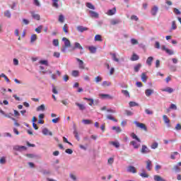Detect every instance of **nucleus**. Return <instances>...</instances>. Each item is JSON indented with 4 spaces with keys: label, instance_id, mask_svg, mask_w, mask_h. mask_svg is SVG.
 Instances as JSON below:
<instances>
[{
    "label": "nucleus",
    "instance_id": "nucleus-62",
    "mask_svg": "<svg viewBox=\"0 0 181 181\" xmlns=\"http://www.w3.org/2000/svg\"><path fill=\"white\" fill-rule=\"evenodd\" d=\"M69 177L74 181L77 180V177H76V175L74 174H70Z\"/></svg>",
    "mask_w": 181,
    "mask_h": 181
},
{
    "label": "nucleus",
    "instance_id": "nucleus-47",
    "mask_svg": "<svg viewBox=\"0 0 181 181\" xmlns=\"http://www.w3.org/2000/svg\"><path fill=\"white\" fill-rule=\"evenodd\" d=\"M42 29H43V26L40 25L37 28H35V32L37 33H42Z\"/></svg>",
    "mask_w": 181,
    "mask_h": 181
},
{
    "label": "nucleus",
    "instance_id": "nucleus-40",
    "mask_svg": "<svg viewBox=\"0 0 181 181\" xmlns=\"http://www.w3.org/2000/svg\"><path fill=\"white\" fill-rule=\"evenodd\" d=\"M4 16H6V18H8V19H10V18H11V16H12V14L11 13V11H4Z\"/></svg>",
    "mask_w": 181,
    "mask_h": 181
},
{
    "label": "nucleus",
    "instance_id": "nucleus-38",
    "mask_svg": "<svg viewBox=\"0 0 181 181\" xmlns=\"http://www.w3.org/2000/svg\"><path fill=\"white\" fill-rule=\"evenodd\" d=\"M82 122L84 125H90V124H93V121L90 119H83Z\"/></svg>",
    "mask_w": 181,
    "mask_h": 181
},
{
    "label": "nucleus",
    "instance_id": "nucleus-26",
    "mask_svg": "<svg viewBox=\"0 0 181 181\" xmlns=\"http://www.w3.org/2000/svg\"><path fill=\"white\" fill-rule=\"evenodd\" d=\"M110 145H112L113 146H115V148H119L120 144L119 142L118 141H110Z\"/></svg>",
    "mask_w": 181,
    "mask_h": 181
},
{
    "label": "nucleus",
    "instance_id": "nucleus-15",
    "mask_svg": "<svg viewBox=\"0 0 181 181\" xmlns=\"http://www.w3.org/2000/svg\"><path fill=\"white\" fill-rule=\"evenodd\" d=\"M117 12V8L115 7L112 9H110L107 11V12L106 13L107 15H108L109 16H112V15H115V13Z\"/></svg>",
    "mask_w": 181,
    "mask_h": 181
},
{
    "label": "nucleus",
    "instance_id": "nucleus-61",
    "mask_svg": "<svg viewBox=\"0 0 181 181\" xmlns=\"http://www.w3.org/2000/svg\"><path fill=\"white\" fill-rule=\"evenodd\" d=\"M52 93L53 94H59V91H57V89H56V86H54V85H52Z\"/></svg>",
    "mask_w": 181,
    "mask_h": 181
},
{
    "label": "nucleus",
    "instance_id": "nucleus-56",
    "mask_svg": "<svg viewBox=\"0 0 181 181\" xmlns=\"http://www.w3.org/2000/svg\"><path fill=\"white\" fill-rule=\"evenodd\" d=\"M52 45L53 46H55V47L59 46V40L57 39L53 40Z\"/></svg>",
    "mask_w": 181,
    "mask_h": 181
},
{
    "label": "nucleus",
    "instance_id": "nucleus-46",
    "mask_svg": "<svg viewBox=\"0 0 181 181\" xmlns=\"http://www.w3.org/2000/svg\"><path fill=\"white\" fill-rule=\"evenodd\" d=\"M129 107H138L139 105L136 102L131 101L129 103Z\"/></svg>",
    "mask_w": 181,
    "mask_h": 181
},
{
    "label": "nucleus",
    "instance_id": "nucleus-20",
    "mask_svg": "<svg viewBox=\"0 0 181 181\" xmlns=\"http://www.w3.org/2000/svg\"><path fill=\"white\" fill-rule=\"evenodd\" d=\"M153 62V57H148L146 59V64L148 66V67H151L152 66V62Z\"/></svg>",
    "mask_w": 181,
    "mask_h": 181
},
{
    "label": "nucleus",
    "instance_id": "nucleus-36",
    "mask_svg": "<svg viewBox=\"0 0 181 181\" xmlns=\"http://www.w3.org/2000/svg\"><path fill=\"white\" fill-rule=\"evenodd\" d=\"M102 86H103V87H110V86H111V82H110L108 81H104L102 83Z\"/></svg>",
    "mask_w": 181,
    "mask_h": 181
},
{
    "label": "nucleus",
    "instance_id": "nucleus-11",
    "mask_svg": "<svg viewBox=\"0 0 181 181\" xmlns=\"http://www.w3.org/2000/svg\"><path fill=\"white\" fill-rule=\"evenodd\" d=\"M163 119L165 122V124H166L167 127L168 128H170V120L169 119V117H168L165 115H163Z\"/></svg>",
    "mask_w": 181,
    "mask_h": 181
},
{
    "label": "nucleus",
    "instance_id": "nucleus-19",
    "mask_svg": "<svg viewBox=\"0 0 181 181\" xmlns=\"http://www.w3.org/2000/svg\"><path fill=\"white\" fill-rule=\"evenodd\" d=\"M42 134L43 135H49V136H52L53 135V133H52V132H49L47 128H44L42 129Z\"/></svg>",
    "mask_w": 181,
    "mask_h": 181
},
{
    "label": "nucleus",
    "instance_id": "nucleus-42",
    "mask_svg": "<svg viewBox=\"0 0 181 181\" xmlns=\"http://www.w3.org/2000/svg\"><path fill=\"white\" fill-rule=\"evenodd\" d=\"M141 67H142V64H138L137 65H136L134 66V71H136V73H138V71H139Z\"/></svg>",
    "mask_w": 181,
    "mask_h": 181
},
{
    "label": "nucleus",
    "instance_id": "nucleus-7",
    "mask_svg": "<svg viewBox=\"0 0 181 181\" xmlns=\"http://www.w3.org/2000/svg\"><path fill=\"white\" fill-rule=\"evenodd\" d=\"M141 153L143 154H146V153H150L151 151L148 148V146L143 145L141 146Z\"/></svg>",
    "mask_w": 181,
    "mask_h": 181
},
{
    "label": "nucleus",
    "instance_id": "nucleus-10",
    "mask_svg": "<svg viewBox=\"0 0 181 181\" xmlns=\"http://www.w3.org/2000/svg\"><path fill=\"white\" fill-rule=\"evenodd\" d=\"M62 42H64V46L66 47H71V42H70V40H69V39L66 37H63Z\"/></svg>",
    "mask_w": 181,
    "mask_h": 181
},
{
    "label": "nucleus",
    "instance_id": "nucleus-13",
    "mask_svg": "<svg viewBox=\"0 0 181 181\" xmlns=\"http://www.w3.org/2000/svg\"><path fill=\"white\" fill-rule=\"evenodd\" d=\"M127 172L129 173H136V168L132 165H129L127 168Z\"/></svg>",
    "mask_w": 181,
    "mask_h": 181
},
{
    "label": "nucleus",
    "instance_id": "nucleus-33",
    "mask_svg": "<svg viewBox=\"0 0 181 181\" xmlns=\"http://www.w3.org/2000/svg\"><path fill=\"white\" fill-rule=\"evenodd\" d=\"M36 40H37V35H36V34L32 35L30 37L31 43L36 42Z\"/></svg>",
    "mask_w": 181,
    "mask_h": 181
},
{
    "label": "nucleus",
    "instance_id": "nucleus-60",
    "mask_svg": "<svg viewBox=\"0 0 181 181\" xmlns=\"http://www.w3.org/2000/svg\"><path fill=\"white\" fill-rule=\"evenodd\" d=\"M125 113L127 115V117H131L134 115V112H131V110H125Z\"/></svg>",
    "mask_w": 181,
    "mask_h": 181
},
{
    "label": "nucleus",
    "instance_id": "nucleus-43",
    "mask_svg": "<svg viewBox=\"0 0 181 181\" xmlns=\"http://www.w3.org/2000/svg\"><path fill=\"white\" fill-rule=\"evenodd\" d=\"M95 42H103V39L101 38V35H96L95 36Z\"/></svg>",
    "mask_w": 181,
    "mask_h": 181
},
{
    "label": "nucleus",
    "instance_id": "nucleus-18",
    "mask_svg": "<svg viewBox=\"0 0 181 181\" xmlns=\"http://www.w3.org/2000/svg\"><path fill=\"white\" fill-rule=\"evenodd\" d=\"M89 13H90V16L91 18H95L96 19H98V18L99 17L98 13H97L95 11H93L90 10Z\"/></svg>",
    "mask_w": 181,
    "mask_h": 181
},
{
    "label": "nucleus",
    "instance_id": "nucleus-51",
    "mask_svg": "<svg viewBox=\"0 0 181 181\" xmlns=\"http://www.w3.org/2000/svg\"><path fill=\"white\" fill-rule=\"evenodd\" d=\"M88 49L90 53H95V52H97V48H95V47H89Z\"/></svg>",
    "mask_w": 181,
    "mask_h": 181
},
{
    "label": "nucleus",
    "instance_id": "nucleus-17",
    "mask_svg": "<svg viewBox=\"0 0 181 181\" xmlns=\"http://www.w3.org/2000/svg\"><path fill=\"white\" fill-rule=\"evenodd\" d=\"M75 105H76V107H78V109L80 110V111H84V110H86V105L79 103H75Z\"/></svg>",
    "mask_w": 181,
    "mask_h": 181
},
{
    "label": "nucleus",
    "instance_id": "nucleus-44",
    "mask_svg": "<svg viewBox=\"0 0 181 181\" xmlns=\"http://www.w3.org/2000/svg\"><path fill=\"white\" fill-rule=\"evenodd\" d=\"M132 138H133V139H136V141L137 142H141V139L139 138H138V136H136V134H135V133L132 134Z\"/></svg>",
    "mask_w": 181,
    "mask_h": 181
},
{
    "label": "nucleus",
    "instance_id": "nucleus-54",
    "mask_svg": "<svg viewBox=\"0 0 181 181\" xmlns=\"http://www.w3.org/2000/svg\"><path fill=\"white\" fill-rule=\"evenodd\" d=\"M62 29L65 33H69V26L67 25V24H64Z\"/></svg>",
    "mask_w": 181,
    "mask_h": 181
},
{
    "label": "nucleus",
    "instance_id": "nucleus-23",
    "mask_svg": "<svg viewBox=\"0 0 181 181\" xmlns=\"http://www.w3.org/2000/svg\"><path fill=\"white\" fill-rule=\"evenodd\" d=\"M80 76V71L78 70H74L71 72V76L72 77H78Z\"/></svg>",
    "mask_w": 181,
    "mask_h": 181
},
{
    "label": "nucleus",
    "instance_id": "nucleus-57",
    "mask_svg": "<svg viewBox=\"0 0 181 181\" xmlns=\"http://www.w3.org/2000/svg\"><path fill=\"white\" fill-rule=\"evenodd\" d=\"M141 80L144 83H146V75L145 74V73H143L141 74Z\"/></svg>",
    "mask_w": 181,
    "mask_h": 181
},
{
    "label": "nucleus",
    "instance_id": "nucleus-32",
    "mask_svg": "<svg viewBox=\"0 0 181 181\" xmlns=\"http://www.w3.org/2000/svg\"><path fill=\"white\" fill-rule=\"evenodd\" d=\"M112 129L115 131L117 134H119V132H122V129H121L120 127H112Z\"/></svg>",
    "mask_w": 181,
    "mask_h": 181
},
{
    "label": "nucleus",
    "instance_id": "nucleus-16",
    "mask_svg": "<svg viewBox=\"0 0 181 181\" xmlns=\"http://www.w3.org/2000/svg\"><path fill=\"white\" fill-rule=\"evenodd\" d=\"M155 93V90L153 89H146L145 90V94L146 97H151L152 94Z\"/></svg>",
    "mask_w": 181,
    "mask_h": 181
},
{
    "label": "nucleus",
    "instance_id": "nucleus-63",
    "mask_svg": "<svg viewBox=\"0 0 181 181\" xmlns=\"http://www.w3.org/2000/svg\"><path fill=\"white\" fill-rule=\"evenodd\" d=\"M173 12L174 13H175V15H180V11H179V9L176 8H174L173 9Z\"/></svg>",
    "mask_w": 181,
    "mask_h": 181
},
{
    "label": "nucleus",
    "instance_id": "nucleus-48",
    "mask_svg": "<svg viewBox=\"0 0 181 181\" xmlns=\"http://www.w3.org/2000/svg\"><path fill=\"white\" fill-rule=\"evenodd\" d=\"M158 145L159 144H158V142H154L151 144V149H156L158 148Z\"/></svg>",
    "mask_w": 181,
    "mask_h": 181
},
{
    "label": "nucleus",
    "instance_id": "nucleus-30",
    "mask_svg": "<svg viewBox=\"0 0 181 181\" xmlns=\"http://www.w3.org/2000/svg\"><path fill=\"white\" fill-rule=\"evenodd\" d=\"M130 145H132L134 146V149H138V148H139V146H140V144H138L136 143V141H131Z\"/></svg>",
    "mask_w": 181,
    "mask_h": 181
},
{
    "label": "nucleus",
    "instance_id": "nucleus-41",
    "mask_svg": "<svg viewBox=\"0 0 181 181\" xmlns=\"http://www.w3.org/2000/svg\"><path fill=\"white\" fill-rule=\"evenodd\" d=\"M130 42H131V44L133 45V46H135V45H139V42L135 38H132L130 40Z\"/></svg>",
    "mask_w": 181,
    "mask_h": 181
},
{
    "label": "nucleus",
    "instance_id": "nucleus-49",
    "mask_svg": "<svg viewBox=\"0 0 181 181\" xmlns=\"http://www.w3.org/2000/svg\"><path fill=\"white\" fill-rule=\"evenodd\" d=\"M86 6L89 9H95V7L91 3H86Z\"/></svg>",
    "mask_w": 181,
    "mask_h": 181
},
{
    "label": "nucleus",
    "instance_id": "nucleus-58",
    "mask_svg": "<svg viewBox=\"0 0 181 181\" xmlns=\"http://www.w3.org/2000/svg\"><path fill=\"white\" fill-rule=\"evenodd\" d=\"M0 163L1 165H5L6 163V159L5 158V157H2L0 159Z\"/></svg>",
    "mask_w": 181,
    "mask_h": 181
},
{
    "label": "nucleus",
    "instance_id": "nucleus-34",
    "mask_svg": "<svg viewBox=\"0 0 181 181\" xmlns=\"http://www.w3.org/2000/svg\"><path fill=\"white\" fill-rule=\"evenodd\" d=\"M39 64H42V66H49V61L47 60H40L39 62Z\"/></svg>",
    "mask_w": 181,
    "mask_h": 181
},
{
    "label": "nucleus",
    "instance_id": "nucleus-9",
    "mask_svg": "<svg viewBox=\"0 0 181 181\" xmlns=\"http://www.w3.org/2000/svg\"><path fill=\"white\" fill-rule=\"evenodd\" d=\"M119 23H121L119 18H112L110 20V24L113 26H115V25H119Z\"/></svg>",
    "mask_w": 181,
    "mask_h": 181
},
{
    "label": "nucleus",
    "instance_id": "nucleus-8",
    "mask_svg": "<svg viewBox=\"0 0 181 181\" xmlns=\"http://www.w3.org/2000/svg\"><path fill=\"white\" fill-rule=\"evenodd\" d=\"M161 91L165 92V93H168V94H172L175 91L174 88H172L170 87H166L165 88H162Z\"/></svg>",
    "mask_w": 181,
    "mask_h": 181
},
{
    "label": "nucleus",
    "instance_id": "nucleus-1",
    "mask_svg": "<svg viewBox=\"0 0 181 181\" xmlns=\"http://www.w3.org/2000/svg\"><path fill=\"white\" fill-rule=\"evenodd\" d=\"M76 62L78 63V67L81 70H88V68L86 67V64L84 62L78 58L76 59Z\"/></svg>",
    "mask_w": 181,
    "mask_h": 181
},
{
    "label": "nucleus",
    "instance_id": "nucleus-14",
    "mask_svg": "<svg viewBox=\"0 0 181 181\" xmlns=\"http://www.w3.org/2000/svg\"><path fill=\"white\" fill-rule=\"evenodd\" d=\"M30 13L33 19H35L36 21H40V16L39 14L35 13V11H31Z\"/></svg>",
    "mask_w": 181,
    "mask_h": 181
},
{
    "label": "nucleus",
    "instance_id": "nucleus-27",
    "mask_svg": "<svg viewBox=\"0 0 181 181\" xmlns=\"http://www.w3.org/2000/svg\"><path fill=\"white\" fill-rule=\"evenodd\" d=\"M102 98H107L108 100H112L114 98L108 94H100Z\"/></svg>",
    "mask_w": 181,
    "mask_h": 181
},
{
    "label": "nucleus",
    "instance_id": "nucleus-6",
    "mask_svg": "<svg viewBox=\"0 0 181 181\" xmlns=\"http://www.w3.org/2000/svg\"><path fill=\"white\" fill-rule=\"evenodd\" d=\"M76 30L80 32V33H83V32H86V31L88 30V28L84 27L83 25H78L76 27Z\"/></svg>",
    "mask_w": 181,
    "mask_h": 181
},
{
    "label": "nucleus",
    "instance_id": "nucleus-4",
    "mask_svg": "<svg viewBox=\"0 0 181 181\" xmlns=\"http://www.w3.org/2000/svg\"><path fill=\"white\" fill-rule=\"evenodd\" d=\"M161 49L170 56H172V54H175V52H173V49L166 48V45H162Z\"/></svg>",
    "mask_w": 181,
    "mask_h": 181
},
{
    "label": "nucleus",
    "instance_id": "nucleus-35",
    "mask_svg": "<svg viewBox=\"0 0 181 181\" xmlns=\"http://www.w3.org/2000/svg\"><path fill=\"white\" fill-rule=\"evenodd\" d=\"M173 170L175 172V173H179V172L181 170V168L179 167V165H174Z\"/></svg>",
    "mask_w": 181,
    "mask_h": 181
},
{
    "label": "nucleus",
    "instance_id": "nucleus-37",
    "mask_svg": "<svg viewBox=\"0 0 181 181\" xmlns=\"http://www.w3.org/2000/svg\"><path fill=\"white\" fill-rule=\"evenodd\" d=\"M37 111H45L46 110V106L45 105H41L37 107Z\"/></svg>",
    "mask_w": 181,
    "mask_h": 181
},
{
    "label": "nucleus",
    "instance_id": "nucleus-55",
    "mask_svg": "<svg viewBox=\"0 0 181 181\" xmlns=\"http://www.w3.org/2000/svg\"><path fill=\"white\" fill-rule=\"evenodd\" d=\"M145 112H146V114H147V115H153V111H152L149 109H146Z\"/></svg>",
    "mask_w": 181,
    "mask_h": 181
},
{
    "label": "nucleus",
    "instance_id": "nucleus-12",
    "mask_svg": "<svg viewBox=\"0 0 181 181\" xmlns=\"http://www.w3.org/2000/svg\"><path fill=\"white\" fill-rule=\"evenodd\" d=\"M146 168L147 169V170H148V172H151V170H152V161H151V160H148L146 162Z\"/></svg>",
    "mask_w": 181,
    "mask_h": 181
},
{
    "label": "nucleus",
    "instance_id": "nucleus-21",
    "mask_svg": "<svg viewBox=\"0 0 181 181\" xmlns=\"http://www.w3.org/2000/svg\"><path fill=\"white\" fill-rule=\"evenodd\" d=\"M76 49H79V50H83V47L80 43L78 42H75L74 43V47H72V50H76Z\"/></svg>",
    "mask_w": 181,
    "mask_h": 181
},
{
    "label": "nucleus",
    "instance_id": "nucleus-59",
    "mask_svg": "<svg viewBox=\"0 0 181 181\" xmlns=\"http://www.w3.org/2000/svg\"><path fill=\"white\" fill-rule=\"evenodd\" d=\"M154 47L156 49H160V43L158 41H156L155 45H154Z\"/></svg>",
    "mask_w": 181,
    "mask_h": 181
},
{
    "label": "nucleus",
    "instance_id": "nucleus-28",
    "mask_svg": "<svg viewBox=\"0 0 181 181\" xmlns=\"http://www.w3.org/2000/svg\"><path fill=\"white\" fill-rule=\"evenodd\" d=\"M153 179L155 181H166L165 179L162 178L160 175H154Z\"/></svg>",
    "mask_w": 181,
    "mask_h": 181
},
{
    "label": "nucleus",
    "instance_id": "nucleus-64",
    "mask_svg": "<svg viewBox=\"0 0 181 181\" xmlns=\"http://www.w3.org/2000/svg\"><path fill=\"white\" fill-rule=\"evenodd\" d=\"M170 70H171V71H176L177 69L174 65H170Z\"/></svg>",
    "mask_w": 181,
    "mask_h": 181
},
{
    "label": "nucleus",
    "instance_id": "nucleus-39",
    "mask_svg": "<svg viewBox=\"0 0 181 181\" xmlns=\"http://www.w3.org/2000/svg\"><path fill=\"white\" fill-rule=\"evenodd\" d=\"M112 56V60H114V62H117V63H118V62H119V59L118 58H117V54H115V53H111L110 54Z\"/></svg>",
    "mask_w": 181,
    "mask_h": 181
},
{
    "label": "nucleus",
    "instance_id": "nucleus-3",
    "mask_svg": "<svg viewBox=\"0 0 181 181\" xmlns=\"http://www.w3.org/2000/svg\"><path fill=\"white\" fill-rule=\"evenodd\" d=\"M134 124L137 128H141V129H144V131H148V129L144 124L139 123L138 121H134Z\"/></svg>",
    "mask_w": 181,
    "mask_h": 181
},
{
    "label": "nucleus",
    "instance_id": "nucleus-5",
    "mask_svg": "<svg viewBox=\"0 0 181 181\" xmlns=\"http://www.w3.org/2000/svg\"><path fill=\"white\" fill-rule=\"evenodd\" d=\"M158 11H159V7H158V6H153L151 8V13L152 16H156V15H158Z\"/></svg>",
    "mask_w": 181,
    "mask_h": 181
},
{
    "label": "nucleus",
    "instance_id": "nucleus-22",
    "mask_svg": "<svg viewBox=\"0 0 181 181\" xmlns=\"http://www.w3.org/2000/svg\"><path fill=\"white\" fill-rule=\"evenodd\" d=\"M130 60L132 62H136V60H139V56H138V54L134 53L132 56V57L130 58Z\"/></svg>",
    "mask_w": 181,
    "mask_h": 181
},
{
    "label": "nucleus",
    "instance_id": "nucleus-50",
    "mask_svg": "<svg viewBox=\"0 0 181 181\" xmlns=\"http://www.w3.org/2000/svg\"><path fill=\"white\" fill-rule=\"evenodd\" d=\"M177 28V26L176 25V21H173L172 22V27H171V29L172 30H175V29Z\"/></svg>",
    "mask_w": 181,
    "mask_h": 181
},
{
    "label": "nucleus",
    "instance_id": "nucleus-31",
    "mask_svg": "<svg viewBox=\"0 0 181 181\" xmlns=\"http://www.w3.org/2000/svg\"><path fill=\"white\" fill-rule=\"evenodd\" d=\"M52 6L58 9L59 8V0H52Z\"/></svg>",
    "mask_w": 181,
    "mask_h": 181
},
{
    "label": "nucleus",
    "instance_id": "nucleus-45",
    "mask_svg": "<svg viewBox=\"0 0 181 181\" xmlns=\"http://www.w3.org/2000/svg\"><path fill=\"white\" fill-rule=\"evenodd\" d=\"M83 100H85L86 101H90L89 103V105H93V104H94V100L93 98H84Z\"/></svg>",
    "mask_w": 181,
    "mask_h": 181
},
{
    "label": "nucleus",
    "instance_id": "nucleus-53",
    "mask_svg": "<svg viewBox=\"0 0 181 181\" xmlns=\"http://www.w3.org/2000/svg\"><path fill=\"white\" fill-rule=\"evenodd\" d=\"M95 83H98L103 81V78L101 76H96L95 78Z\"/></svg>",
    "mask_w": 181,
    "mask_h": 181
},
{
    "label": "nucleus",
    "instance_id": "nucleus-2",
    "mask_svg": "<svg viewBox=\"0 0 181 181\" xmlns=\"http://www.w3.org/2000/svg\"><path fill=\"white\" fill-rule=\"evenodd\" d=\"M13 151H17L18 152H22V151H26V146L16 145L13 146Z\"/></svg>",
    "mask_w": 181,
    "mask_h": 181
},
{
    "label": "nucleus",
    "instance_id": "nucleus-24",
    "mask_svg": "<svg viewBox=\"0 0 181 181\" xmlns=\"http://www.w3.org/2000/svg\"><path fill=\"white\" fill-rule=\"evenodd\" d=\"M107 119H110V121H113L114 122H118V120L117 119H115L114 117L111 115H107L106 116Z\"/></svg>",
    "mask_w": 181,
    "mask_h": 181
},
{
    "label": "nucleus",
    "instance_id": "nucleus-29",
    "mask_svg": "<svg viewBox=\"0 0 181 181\" xmlns=\"http://www.w3.org/2000/svg\"><path fill=\"white\" fill-rule=\"evenodd\" d=\"M141 173L139 174V175L141 177H149V175H148L145 170L144 169H142L141 170Z\"/></svg>",
    "mask_w": 181,
    "mask_h": 181
},
{
    "label": "nucleus",
    "instance_id": "nucleus-52",
    "mask_svg": "<svg viewBox=\"0 0 181 181\" xmlns=\"http://www.w3.org/2000/svg\"><path fill=\"white\" fill-rule=\"evenodd\" d=\"M122 94L124 95L125 97H130L129 92H128V90H122Z\"/></svg>",
    "mask_w": 181,
    "mask_h": 181
},
{
    "label": "nucleus",
    "instance_id": "nucleus-25",
    "mask_svg": "<svg viewBox=\"0 0 181 181\" xmlns=\"http://www.w3.org/2000/svg\"><path fill=\"white\" fill-rule=\"evenodd\" d=\"M64 16L63 14L59 15L58 18V22H59V23H64Z\"/></svg>",
    "mask_w": 181,
    "mask_h": 181
}]
</instances>
